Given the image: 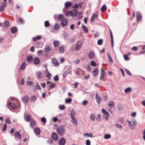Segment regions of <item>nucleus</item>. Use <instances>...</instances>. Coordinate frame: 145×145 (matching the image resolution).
I'll return each instance as SVG.
<instances>
[{"instance_id": "42", "label": "nucleus", "mask_w": 145, "mask_h": 145, "mask_svg": "<svg viewBox=\"0 0 145 145\" xmlns=\"http://www.w3.org/2000/svg\"><path fill=\"white\" fill-rule=\"evenodd\" d=\"M59 107L60 109L61 110H64L65 108V106L63 105H61L60 104L59 106Z\"/></svg>"}, {"instance_id": "9", "label": "nucleus", "mask_w": 145, "mask_h": 145, "mask_svg": "<svg viewBox=\"0 0 145 145\" xmlns=\"http://www.w3.org/2000/svg\"><path fill=\"white\" fill-rule=\"evenodd\" d=\"M98 16V14L97 13H93L91 16V22H93L94 21V19L95 18H97Z\"/></svg>"}, {"instance_id": "11", "label": "nucleus", "mask_w": 145, "mask_h": 145, "mask_svg": "<svg viewBox=\"0 0 145 145\" xmlns=\"http://www.w3.org/2000/svg\"><path fill=\"white\" fill-rule=\"evenodd\" d=\"M52 137L54 140H56L58 139V136L57 133H54L52 134Z\"/></svg>"}, {"instance_id": "61", "label": "nucleus", "mask_w": 145, "mask_h": 145, "mask_svg": "<svg viewBox=\"0 0 145 145\" xmlns=\"http://www.w3.org/2000/svg\"><path fill=\"white\" fill-rule=\"evenodd\" d=\"M115 125L117 127L120 129H122V126H121L119 124H116Z\"/></svg>"}, {"instance_id": "31", "label": "nucleus", "mask_w": 145, "mask_h": 145, "mask_svg": "<svg viewBox=\"0 0 145 145\" xmlns=\"http://www.w3.org/2000/svg\"><path fill=\"white\" fill-rule=\"evenodd\" d=\"M107 55L108 57L109 61H110V63H112L113 61H112V60L111 57L110 56V55L108 53H107Z\"/></svg>"}, {"instance_id": "54", "label": "nucleus", "mask_w": 145, "mask_h": 145, "mask_svg": "<svg viewBox=\"0 0 145 145\" xmlns=\"http://www.w3.org/2000/svg\"><path fill=\"white\" fill-rule=\"evenodd\" d=\"M41 121L42 123H45L46 122V119L45 118L42 117L41 119Z\"/></svg>"}, {"instance_id": "23", "label": "nucleus", "mask_w": 145, "mask_h": 145, "mask_svg": "<svg viewBox=\"0 0 145 145\" xmlns=\"http://www.w3.org/2000/svg\"><path fill=\"white\" fill-rule=\"evenodd\" d=\"M72 5L71 3L70 2H67L65 3V7L66 8H68L70 7Z\"/></svg>"}, {"instance_id": "37", "label": "nucleus", "mask_w": 145, "mask_h": 145, "mask_svg": "<svg viewBox=\"0 0 145 145\" xmlns=\"http://www.w3.org/2000/svg\"><path fill=\"white\" fill-rule=\"evenodd\" d=\"M131 88L130 87H128L127 88H126L124 90L125 92L126 93H127L131 91Z\"/></svg>"}, {"instance_id": "36", "label": "nucleus", "mask_w": 145, "mask_h": 145, "mask_svg": "<svg viewBox=\"0 0 145 145\" xmlns=\"http://www.w3.org/2000/svg\"><path fill=\"white\" fill-rule=\"evenodd\" d=\"M64 16L62 14H59L58 16V20L59 21H61L63 18Z\"/></svg>"}, {"instance_id": "26", "label": "nucleus", "mask_w": 145, "mask_h": 145, "mask_svg": "<svg viewBox=\"0 0 145 145\" xmlns=\"http://www.w3.org/2000/svg\"><path fill=\"white\" fill-rule=\"evenodd\" d=\"M59 45V42L58 41H54L53 42V45L54 47H56Z\"/></svg>"}, {"instance_id": "33", "label": "nucleus", "mask_w": 145, "mask_h": 145, "mask_svg": "<svg viewBox=\"0 0 145 145\" xmlns=\"http://www.w3.org/2000/svg\"><path fill=\"white\" fill-rule=\"evenodd\" d=\"M114 105V103L112 101H110L108 103V105L110 108H112L113 107Z\"/></svg>"}, {"instance_id": "12", "label": "nucleus", "mask_w": 145, "mask_h": 145, "mask_svg": "<svg viewBox=\"0 0 145 145\" xmlns=\"http://www.w3.org/2000/svg\"><path fill=\"white\" fill-rule=\"evenodd\" d=\"M71 16L73 17L75 16L78 13V10L76 9L72 10L71 11Z\"/></svg>"}, {"instance_id": "2", "label": "nucleus", "mask_w": 145, "mask_h": 145, "mask_svg": "<svg viewBox=\"0 0 145 145\" xmlns=\"http://www.w3.org/2000/svg\"><path fill=\"white\" fill-rule=\"evenodd\" d=\"M127 121L129 123L130 128L132 130L133 129L137 124V121L134 120H132L131 121L127 120Z\"/></svg>"}, {"instance_id": "63", "label": "nucleus", "mask_w": 145, "mask_h": 145, "mask_svg": "<svg viewBox=\"0 0 145 145\" xmlns=\"http://www.w3.org/2000/svg\"><path fill=\"white\" fill-rule=\"evenodd\" d=\"M33 84V82L31 81H28L27 82V84L28 85H30Z\"/></svg>"}, {"instance_id": "38", "label": "nucleus", "mask_w": 145, "mask_h": 145, "mask_svg": "<svg viewBox=\"0 0 145 145\" xmlns=\"http://www.w3.org/2000/svg\"><path fill=\"white\" fill-rule=\"evenodd\" d=\"M36 86H35V88L36 90H39L41 88L40 86L39 85V83L38 82H37L36 83Z\"/></svg>"}, {"instance_id": "44", "label": "nucleus", "mask_w": 145, "mask_h": 145, "mask_svg": "<svg viewBox=\"0 0 145 145\" xmlns=\"http://www.w3.org/2000/svg\"><path fill=\"white\" fill-rule=\"evenodd\" d=\"M123 108V107L121 105H119L118 106V109L119 111L121 110Z\"/></svg>"}, {"instance_id": "5", "label": "nucleus", "mask_w": 145, "mask_h": 145, "mask_svg": "<svg viewBox=\"0 0 145 145\" xmlns=\"http://www.w3.org/2000/svg\"><path fill=\"white\" fill-rule=\"evenodd\" d=\"M14 135L15 139L16 140H17V139H21L22 137V135L20 133L19 131L15 132L14 133Z\"/></svg>"}, {"instance_id": "34", "label": "nucleus", "mask_w": 145, "mask_h": 145, "mask_svg": "<svg viewBox=\"0 0 145 145\" xmlns=\"http://www.w3.org/2000/svg\"><path fill=\"white\" fill-rule=\"evenodd\" d=\"M60 52L62 53H64V49L63 46H61L59 49Z\"/></svg>"}, {"instance_id": "29", "label": "nucleus", "mask_w": 145, "mask_h": 145, "mask_svg": "<svg viewBox=\"0 0 145 145\" xmlns=\"http://www.w3.org/2000/svg\"><path fill=\"white\" fill-rule=\"evenodd\" d=\"M82 28L84 31L86 32L87 33L88 32V30L87 27L83 24L82 25Z\"/></svg>"}, {"instance_id": "48", "label": "nucleus", "mask_w": 145, "mask_h": 145, "mask_svg": "<svg viewBox=\"0 0 145 145\" xmlns=\"http://www.w3.org/2000/svg\"><path fill=\"white\" fill-rule=\"evenodd\" d=\"M103 40L101 39L98 40L97 42L98 44L99 45H101L103 44Z\"/></svg>"}, {"instance_id": "55", "label": "nucleus", "mask_w": 145, "mask_h": 145, "mask_svg": "<svg viewBox=\"0 0 145 145\" xmlns=\"http://www.w3.org/2000/svg\"><path fill=\"white\" fill-rule=\"evenodd\" d=\"M7 127V125L6 123L4 124L3 125V127L2 129L3 131H5L6 130Z\"/></svg>"}, {"instance_id": "62", "label": "nucleus", "mask_w": 145, "mask_h": 145, "mask_svg": "<svg viewBox=\"0 0 145 145\" xmlns=\"http://www.w3.org/2000/svg\"><path fill=\"white\" fill-rule=\"evenodd\" d=\"M123 57L124 58V59L126 61H127L129 59V57L127 56V55H123Z\"/></svg>"}, {"instance_id": "3", "label": "nucleus", "mask_w": 145, "mask_h": 145, "mask_svg": "<svg viewBox=\"0 0 145 145\" xmlns=\"http://www.w3.org/2000/svg\"><path fill=\"white\" fill-rule=\"evenodd\" d=\"M7 104L8 105L7 107L10 110H11L16 108V106L14 103L9 101H8Z\"/></svg>"}, {"instance_id": "7", "label": "nucleus", "mask_w": 145, "mask_h": 145, "mask_svg": "<svg viewBox=\"0 0 145 145\" xmlns=\"http://www.w3.org/2000/svg\"><path fill=\"white\" fill-rule=\"evenodd\" d=\"M71 67H69V68L68 70L64 73L63 75V77H64L69 74L71 72Z\"/></svg>"}, {"instance_id": "40", "label": "nucleus", "mask_w": 145, "mask_h": 145, "mask_svg": "<svg viewBox=\"0 0 145 145\" xmlns=\"http://www.w3.org/2000/svg\"><path fill=\"white\" fill-rule=\"evenodd\" d=\"M60 27V25L58 24L55 25L54 27V29L55 30H57L59 29Z\"/></svg>"}, {"instance_id": "13", "label": "nucleus", "mask_w": 145, "mask_h": 145, "mask_svg": "<svg viewBox=\"0 0 145 145\" xmlns=\"http://www.w3.org/2000/svg\"><path fill=\"white\" fill-rule=\"evenodd\" d=\"M67 20L66 19H64L62 20L61 24L62 26H65L67 25Z\"/></svg>"}, {"instance_id": "28", "label": "nucleus", "mask_w": 145, "mask_h": 145, "mask_svg": "<svg viewBox=\"0 0 145 145\" xmlns=\"http://www.w3.org/2000/svg\"><path fill=\"white\" fill-rule=\"evenodd\" d=\"M75 112L74 110H72L70 112V115L71 118L75 117Z\"/></svg>"}, {"instance_id": "18", "label": "nucleus", "mask_w": 145, "mask_h": 145, "mask_svg": "<svg viewBox=\"0 0 145 145\" xmlns=\"http://www.w3.org/2000/svg\"><path fill=\"white\" fill-rule=\"evenodd\" d=\"M52 62L53 63L54 66H57L59 65V63L57 61V60L56 58L53 59Z\"/></svg>"}, {"instance_id": "35", "label": "nucleus", "mask_w": 145, "mask_h": 145, "mask_svg": "<svg viewBox=\"0 0 145 145\" xmlns=\"http://www.w3.org/2000/svg\"><path fill=\"white\" fill-rule=\"evenodd\" d=\"M30 122V125L31 126H34L35 125V121L33 119H32L29 121Z\"/></svg>"}, {"instance_id": "51", "label": "nucleus", "mask_w": 145, "mask_h": 145, "mask_svg": "<svg viewBox=\"0 0 145 145\" xmlns=\"http://www.w3.org/2000/svg\"><path fill=\"white\" fill-rule=\"evenodd\" d=\"M4 25L5 26L7 27L9 26V23L8 21H5L4 22Z\"/></svg>"}, {"instance_id": "50", "label": "nucleus", "mask_w": 145, "mask_h": 145, "mask_svg": "<svg viewBox=\"0 0 145 145\" xmlns=\"http://www.w3.org/2000/svg\"><path fill=\"white\" fill-rule=\"evenodd\" d=\"M91 66L94 67L97 64L93 61H92L91 62Z\"/></svg>"}, {"instance_id": "22", "label": "nucleus", "mask_w": 145, "mask_h": 145, "mask_svg": "<svg viewBox=\"0 0 145 145\" xmlns=\"http://www.w3.org/2000/svg\"><path fill=\"white\" fill-rule=\"evenodd\" d=\"M99 72V70L97 68H96L94 69L93 71V75L95 76L98 75Z\"/></svg>"}, {"instance_id": "53", "label": "nucleus", "mask_w": 145, "mask_h": 145, "mask_svg": "<svg viewBox=\"0 0 145 145\" xmlns=\"http://www.w3.org/2000/svg\"><path fill=\"white\" fill-rule=\"evenodd\" d=\"M65 15H66V16H71V11H67Z\"/></svg>"}, {"instance_id": "19", "label": "nucleus", "mask_w": 145, "mask_h": 145, "mask_svg": "<svg viewBox=\"0 0 145 145\" xmlns=\"http://www.w3.org/2000/svg\"><path fill=\"white\" fill-rule=\"evenodd\" d=\"M110 38H111V46H112V47H113L114 46L113 38V37L112 33L110 30Z\"/></svg>"}, {"instance_id": "47", "label": "nucleus", "mask_w": 145, "mask_h": 145, "mask_svg": "<svg viewBox=\"0 0 145 145\" xmlns=\"http://www.w3.org/2000/svg\"><path fill=\"white\" fill-rule=\"evenodd\" d=\"M142 16L140 14H138L137 16V19L138 21H140L141 20Z\"/></svg>"}, {"instance_id": "58", "label": "nucleus", "mask_w": 145, "mask_h": 145, "mask_svg": "<svg viewBox=\"0 0 145 145\" xmlns=\"http://www.w3.org/2000/svg\"><path fill=\"white\" fill-rule=\"evenodd\" d=\"M54 80L56 81H57L59 80V77L58 75H56L54 78Z\"/></svg>"}, {"instance_id": "60", "label": "nucleus", "mask_w": 145, "mask_h": 145, "mask_svg": "<svg viewBox=\"0 0 145 145\" xmlns=\"http://www.w3.org/2000/svg\"><path fill=\"white\" fill-rule=\"evenodd\" d=\"M82 13L81 12H79L78 13V18L80 19H81L82 18Z\"/></svg>"}, {"instance_id": "49", "label": "nucleus", "mask_w": 145, "mask_h": 145, "mask_svg": "<svg viewBox=\"0 0 145 145\" xmlns=\"http://www.w3.org/2000/svg\"><path fill=\"white\" fill-rule=\"evenodd\" d=\"M84 136H88V137H92L93 135L92 133H85L84 134Z\"/></svg>"}, {"instance_id": "14", "label": "nucleus", "mask_w": 145, "mask_h": 145, "mask_svg": "<svg viewBox=\"0 0 145 145\" xmlns=\"http://www.w3.org/2000/svg\"><path fill=\"white\" fill-rule=\"evenodd\" d=\"M72 121L71 122L75 125L76 126L78 124V121L76 119L74 118H71Z\"/></svg>"}, {"instance_id": "24", "label": "nucleus", "mask_w": 145, "mask_h": 145, "mask_svg": "<svg viewBox=\"0 0 145 145\" xmlns=\"http://www.w3.org/2000/svg\"><path fill=\"white\" fill-rule=\"evenodd\" d=\"M17 28L15 27H13L11 29V32L12 33H15L17 31Z\"/></svg>"}, {"instance_id": "46", "label": "nucleus", "mask_w": 145, "mask_h": 145, "mask_svg": "<svg viewBox=\"0 0 145 145\" xmlns=\"http://www.w3.org/2000/svg\"><path fill=\"white\" fill-rule=\"evenodd\" d=\"M50 25L49 22L48 21H46L44 22V26L45 27H48Z\"/></svg>"}, {"instance_id": "17", "label": "nucleus", "mask_w": 145, "mask_h": 145, "mask_svg": "<svg viewBox=\"0 0 145 145\" xmlns=\"http://www.w3.org/2000/svg\"><path fill=\"white\" fill-rule=\"evenodd\" d=\"M40 61L39 59L37 57H35L33 61V62L34 64L35 65H37L39 64Z\"/></svg>"}, {"instance_id": "32", "label": "nucleus", "mask_w": 145, "mask_h": 145, "mask_svg": "<svg viewBox=\"0 0 145 145\" xmlns=\"http://www.w3.org/2000/svg\"><path fill=\"white\" fill-rule=\"evenodd\" d=\"M41 39V37L40 36H38L36 37H35L33 38V40L35 42L37 41L38 40H40Z\"/></svg>"}, {"instance_id": "39", "label": "nucleus", "mask_w": 145, "mask_h": 145, "mask_svg": "<svg viewBox=\"0 0 145 145\" xmlns=\"http://www.w3.org/2000/svg\"><path fill=\"white\" fill-rule=\"evenodd\" d=\"M26 121L27 122H29L32 119H31V117L30 115H27L26 116Z\"/></svg>"}, {"instance_id": "45", "label": "nucleus", "mask_w": 145, "mask_h": 145, "mask_svg": "<svg viewBox=\"0 0 145 145\" xmlns=\"http://www.w3.org/2000/svg\"><path fill=\"white\" fill-rule=\"evenodd\" d=\"M111 137V135L110 134H106L104 137V138L105 139H108L110 138Z\"/></svg>"}, {"instance_id": "6", "label": "nucleus", "mask_w": 145, "mask_h": 145, "mask_svg": "<svg viewBox=\"0 0 145 145\" xmlns=\"http://www.w3.org/2000/svg\"><path fill=\"white\" fill-rule=\"evenodd\" d=\"M82 43L80 41H78L76 45L75 49L76 50H78L81 47Z\"/></svg>"}, {"instance_id": "15", "label": "nucleus", "mask_w": 145, "mask_h": 145, "mask_svg": "<svg viewBox=\"0 0 145 145\" xmlns=\"http://www.w3.org/2000/svg\"><path fill=\"white\" fill-rule=\"evenodd\" d=\"M45 73L47 78L49 79H50L51 78V74L49 72L48 69L47 68L45 71Z\"/></svg>"}, {"instance_id": "27", "label": "nucleus", "mask_w": 145, "mask_h": 145, "mask_svg": "<svg viewBox=\"0 0 145 145\" xmlns=\"http://www.w3.org/2000/svg\"><path fill=\"white\" fill-rule=\"evenodd\" d=\"M36 75L38 79L41 78L42 77V74L40 71L37 72Z\"/></svg>"}, {"instance_id": "10", "label": "nucleus", "mask_w": 145, "mask_h": 145, "mask_svg": "<svg viewBox=\"0 0 145 145\" xmlns=\"http://www.w3.org/2000/svg\"><path fill=\"white\" fill-rule=\"evenodd\" d=\"M88 57L91 59H92L95 56L94 52L93 51H90L88 54Z\"/></svg>"}, {"instance_id": "56", "label": "nucleus", "mask_w": 145, "mask_h": 145, "mask_svg": "<svg viewBox=\"0 0 145 145\" xmlns=\"http://www.w3.org/2000/svg\"><path fill=\"white\" fill-rule=\"evenodd\" d=\"M55 84H52L50 85L49 88L50 89H52L53 88H55Z\"/></svg>"}, {"instance_id": "30", "label": "nucleus", "mask_w": 145, "mask_h": 145, "mask_svg": "<svg viewBox=\"0 0 145 145\" xmlns=\"http://www.w3.org/2000/svg\"><path fill=\"white\" fill-rule=\"evenodd\" d=\"M33 59V57L31 56H28L27 58V61L28 62H30Z\"/></svg>"}, {"instance_id": "21", "label": "nucleus", "mask_w": 145, "mask_h": 145, "mask_svg": "<svg viewBox=\"0 0 145 145\" xmlns=\"http://www.w3.org/2000/svg\"><path fill=\"white\" fill-rule=\"evenodd\" d=\"M44 50H45V52H49L51 50V48L48 45L45 48Z\"/></svg>"}, {"instance_id": "25", "label": "nucleus", "mask_w": 145, "mask_h": 145, "mask_svg": "<svg viewBox=\"0 0 145 145\" xmlns=\"http://www.w3.org/2000/svg\"><path fill=\"white\" fill-rule=\"evenodd\" d=\"M90 118L91 120L93 121L95 118V114H91L90 116Z\"/></svg>"}, {"instance_id": "4", "label": "nucleus", "mask_w": 145, "mask_h": 145, "mask_svg": "<svg viewBox=\"0 0 145 145\" xmlns=\"http://www.w3.org/2000/svg\"><path fill=\"white\" fill-rule=\"evenodd\" d=\"M102 112L105 116V119L106 120H109V115L108 112L104 108L102 109Z\"/></svg>"}, {"instance_id": "52", "label": "nucleus", "mask_w": 145, "mask_h": 145, "mask_svg": "<svg viewBox=\"0 0 145 145\" xmlns=\"http://www.w3.org/2000/svg\"><path fill=\"white\" fill-rule=\"evenodd\" d=\"M6 122L8 124H10L11 123L10 118L9 117H7L6 120Z\"/></svg>"}, {"instance_id": "57", "label": "nucleus", "mask_w": 145, "mask_h": 145, "mask_svg": "<svg viewBox=\"0 0 145 145\" xmlns=\"http://www.w3.org/2000/svg\"><path fill=\"white\" fill-rule=\"evenodd\" d=\"M96 119L98 121H100L101 120V116L100 114H98V115L97 116Z\"/></svg>"}, {"instance_id": "1", "label": "nucleus", "mask_w": 145, "mask_h": 145, "mask_svg": "<svg viewBox=\"0 0 145 145\" xmlns=\"http://www.w3.org/2000/svg\"><path fill=\"white\" fill-rule=\"evenodd\" d=\"M57 133L60 136H62L64 133L65 129L64 127L62 125H61L57 127L56 129Z\"/></svg>"}, {"instance_id": "8", "label": "nucleus", "mask_w": 145, "mask_h": 145, "mask_svg": "<svg viewBox=\"0 0 145 145\" xmlns=\"http://www.w3.org/2000/svg\"><path fill=\"white\" fill-rule=\"evenodd\" d=\"M105 72L103 68H101V75L100 77V80H103V78L105 76Z\"/></svg>"}, {"instance_id": "20", "label": "nucleus", "mask_w": 145, "mask_h": 145, "mask_svg": "<svg viewBox=\"0 0 145 145\" xmlns=\"http://www.w3.org/2000/svg\"><path fill=\"white\" fill-rule=\"evenodd\" d=\"M34 131L37 135H39L40 133V131L39 127L36 128L34 130Z\"/></svg>"}, {"instance_id": "43", "label": "nucleus", "mask_w": 145, "mask_h": 145, "mask_svg": "<svg viewBox=\"0 0 145 145\" xmlns=\"http://www.w3.org/2000/svg\"><path fill=\"white\" fill-rule=\"evenodd\" d=\"M106 9L107 7L105 5H104L102 6L101 8V10L102 11H103L106 10Z\"/></svg>"}, {"instance_id": "16", "label": "nucleus", "mask_w": 145, "mask_h": 145, "mask_svg": "<svg viewBox=\"0 0 145 145\" xmlns=\"http://www.w3.org/2000/svg\"><path fill=\"white\" fill-rule=\"evenodd\" d=\"M65 143V139L64 138H60L59 140V144L60 145H64Z\"/></svg>"}, {"instance_id": "59", "label": "nucleus", "mask_w": 145, "mask_h": 145, "mask_svg": "<svg viewBox=\"0 0 145 145\" xmlns=\"http://www.w3.org/2000/svg\"><path fill=\"white\" fill-rule=\"evenodd\" d=\"M37 54L38 55H42L43 54V51L42 50H39L37 52Z\"/></svg>"}, {"instance_id": "41", "label": "nucleus", "mask_w": 145, "mask_h": 145, "mask_svg": "<svg viewBox=\"0 0 145 145\" xmlns=\"http://www.w3.org/2000/svg\"><path fill=\"white\" fill-rule=\"evenodd\" d=\"M26 64L25 62L22 63V65L20 67V69L21 70L24 69L25 67Z\"/></svg>"}, {"instance_id": "64", "label": "nucleus", "mask_w": 145, "mask_h": 145, "mask_svg": "<svg viewBox=\"0 0 145 145\" xmlns=\"http://www.w3.org/2000/svg\"><path fill=\"white\" fill-rule=\"evenodd\" d=\"M86 145H90V142L89 140H87L86 141Z\"/></svg>"}]
</instances>
